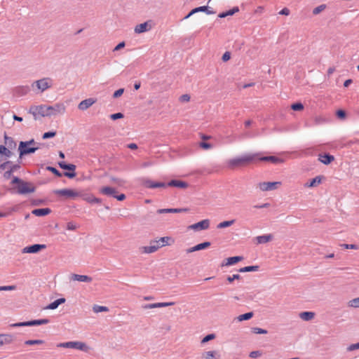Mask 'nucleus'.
I'll return each mask as SVG.
<instances>
[{"label": "nucleus", "instance_id": "nucleus-1", "mask_svg": "<svg viewBox=\"0 0 359 359\" xmlns=\"http://www.w3.org/2000/svg\"><path fill=\"white\" fill-rule=\"evenodd\" d=\"M65 111V106L63 103H56L53 106L39 105L32 107L29 113L32 114L34 118L36 119V115L39 114L41 116H55L58 114H64Z\"/></svg>", "mask_w": 359, "mask_h": 359}, {"label": "nucleus", "instance_id": "nucleus-2", "mask_svg": "<svg viewBox=\"0 0 359 359\" xmlns=\"http://www.w3.org/2000/svg\"><path fill=\"white\" fill-rule=\"evenodd\" d=\"M258 156V153L250 154L229 159L227 162V167L231 170L245 167L250 163H256Z\"/></svg>", "mask_w": 359, "mask_h": 359}, {"label": "nucleus", "instance_id": "nucleus-3", "mask_svg": "<svg viewBox=\"0 0 359 359\" xmlns=\"http://www.w3.org/2000/svg\"><path fill=\"white\" fill-rule=\"evenodd\" d=\"M36 142L34 139L28 141H20L18 146L19 158L22 159L25 156L35 153L40 147H34Z\"/></svg>", "mask_w": 359, "mask_h": 359}, {"label": "nucleus", "instance_id": "nucleus-4", "mask_svg": "<svg viewBox=\"0 0 359 359\" xmlns=\"http://www.w3.org/2000/svg\"><path fill=\"white\" fill-rule=\"evenodd\" d=\"M11 184H16L17 193L19 194H27L35 191V187L32 184L24 181L18 177L13 176Z\"/></svg>", "mask_w": 359, "mask_h": 359}, {"label": "nucleus", "instance_id": "nucleus-5", "mask_svg": "<svg viewBox=\"0 0 359 359\" xmlns=\"http://www.w3.org/2000/svg\"><path fill=\"white\" fill-rule=\"evenodd\" d=\"M53 193L59 196H62L65 199H74L76 197L83 196V191H76L72 189H55L53 191Z\"/></svg>", "mask_w": 359, "mask_h": 359}, {"label": "nucleus", "instance_id": "nucleus-6", "mask_svg": "<svg viewBox=\"0 0 359 359\" xmlns=\"http://www.w3.org/2000/svg\"><path fill=\"white\" fill-rule=\"evenodd\" d=\"M57 164L60 168L67 170L62 173V175H65L69 179H72L76 177V173L75 172V170L76 167L75 165L67 163L65 161H59Z\"/></svg>", "mask_w": 359, "mask_h": 359}, {"label": "nucleus", "instance_id": "nucleus-7", "mask_svg": "<svg viewBox=\"0 0 359 359\" xmlns=\"http://www.w3.org/2000/svg\"><path fill=\"white\" fill-rule=\"evenodd\" d=\"M57 346L63 348H76L81 351H85L86 348V344L80 341H68L65 343H60L57 344Z\"/></svg>", "mask_w": 359, "mask_h": 359}, {"label": "nucleus", "instance_id": "nucleus-8", "mask_svg": "<svg viewBox=\"0 0 359 359\" xmlns=\"http://www.w3.org/2000/svg\"><path fill=\"white\" fill-rule=\"evenodd\" d=\"M154 25V22L151 20H149L143 23L137 25L134 31L137 34L144 33L151 30Z\"/></svg>", "mask_w": 359, "mask_h": 359}, {"label": "nucleus", "instance_id": "nucleus-9", "mask_svg": "<svg viewBox=\"0 0 359 359\" xmlns=\"http://www.w3.org/2000/svg\"><path fill=\"white\" fill-rule=\"evenodd\" d=\"M144 187L148 189H156V188H167V182H154L149 179L144 180L142 182Z\"/></svg>", "mask_w": 359, "mask_h": 359}, {"label": "nucleus", "instance_id": "nucleus-10", "mask_svg": "<svg viewBox=\"0 0 359 359\" xmlns=\"http://www.w3.org/2000/svg\"><path fill=\"white\" fill-rule=\"evenodd\" d=\"M280 184V182H263L258 184V187L263 191H267L276 189Z\"/></svg>", "mask_w": 359, "mask_h": 359}, {"label": "nucleus", "instance_id": "nucleus-11", "mask_svg": "<svg viewBox=\"0 0 359 359\" xmlns=\"http://www.w3.org/2000/svg\"><path fill=\"white\" fill-rule=\"evenodd\" d=\"M46 248V245L44 244H34L31 245H28L22 249L23 253H37L42 250Z\"/></svg>", "mask_w": 359, "mask_h": 359}, {"label": "nucleus", "instance_id": "nucleus-12", "mask_svg": "<svg viewBox=\"0 0 359 359\" xmlns=\"http://www.w3.org/2000/svg\"><path fill=\"white\" fill-rule=\"evenodd\" d=\"M209 226L210 220L206 219L189 226V228L194 231H199L208 229Z\"/></svg>", "mask_w": 359, "mask_h": 359}, {"label": "nucleus", "instance_id": "nucleus-13", "mask_svg": "<svg viewBox=\"0 0 359 359\" xmlns=\"http://www.w3.org/2000/svg\"><path fill=\"white\" fill-rule=\"evenodd\" d=\"M49 81H50V78H43L35 81L34 83L36 84L37 88L43 92L51 87V83Z\"/></svg>", "mask_w": 359, "mask_h": 359}, {"label": "nucleus", "instance_id": "nucleus-14", "mask_svg": "<svg viewBox=\"0 0 359 359\" xmlns=\"http://www.w3.org/2000/svg\"><path fill=\"white\" fill-rule=\"evenodd\" d=\"M257 161H266V162H270L273 164H278L283 162V159L278 158L276 156H258V158L257 160Z\"/></svg>", "mask_w": 359, "mask_h": 359}, {"label": "nucleus", "instance_id": "nucleus-15", "mask_svg": "<svg viewBox=\"0 0 359 359\" xmlns=\"http://www.w3.org/2000/svg\"><path fill=\"white\" fill-rule=\"evenodd\" d=\"M167 185H168V187H177L183 189L189 187V184L187 182L176 179L170 180L167 182Z\"/></svg>", "mask_w": 359, "mask_h": 359}, {"label": "nucleus", "instance_id": "nucleus-16", "mask_svg": "<svg viewBox=\"0 0 359 359\" xmlns=\"http://www.w3.org/2000/svg\"><path fill=\"white\" fill-rule=\"evenodd\" d=\"M97 100L95 98H88L84 100H82L78 105V108L81 110L84 111L88 109L90 107H91L93 104L96 102Z\"/></svg>", "mask_w": 359, "mask_h": 359}, {"label": "nucleus", "instance_id": "nucleus-17", "mask_svg": "<svg viewBox=\"0 0 359 359\" xmlns=\"http://www.w3.org/2000/svg\"><path fill=\"white\" fill-rule=\"evenodd\" d=\"M175 304V302H158V303H153V304H147L144 305L142 307L145 309H156V308H162V307H167L170 306H172Z\"/></svg>", "mask_w": 359, "mask_h": 359}, {"label": "nucleus", "instance_id": "nucleus-18", "mask_svg": "<svg viewBox=\"0 0 359 359\" xmlns=\"http://www.w3.org/2000/svg\"><path fill=\"white\" fill-rule=\"evenodd\" d=\"M243 256H234L230 257L226 259L222 263V266H231L237 264L238 262L242 261L243 259Z\"/></svg>", "mask_w": 359, "mask_h": 359}, {"label": "nucleus", "instance_id": "nucleus-19", "mask_svg": "<svg viewBox=\"0 0 359 359\" xmlns=\"http://www.w3.org/2000/svg\"><path fill=\"white\" fill-rule=\"evenodd\" d=\"M211 245V243L209 241H205L199 244L196 245L195 246L188 248L186 251L187 253H191L198 250H205L209 248Z\"/></svg>", "mask_w": 359, "mask_h": 359}, {"label": "nucleus", "instance_id": "nucleus-20", "mask_svg": "<svg viewBox=\"0 0 359 359\" xmlns=\"http://www.w3.org/2000/svg\"><path fill=\"white\" fill-rule=\"evenodd\" d=\"M189 210L188 208H165V209H158L156 212L158 214L163 213H181V212H187Z\"/></svg>", "mask_w": 359, "mask_h": 359}, {"label": "nucleus", "instance_id": "nucleus-21", "mask_svg": "<svg viewBox=\"0 0 359 359\" xmlns=\"http://www.w3.org/2000/svg\"><path fill=\"white\" fill-rule=\"evenodd\" d=\"M318 160L325 165H329L334 160V157L329 153H325L319 155Z\"/></svg>", "mask_w": 359, "mask_h": 359}, {"label": "nucleus", "instance_id": "nucleus-22", "mask_svg": "<svg viewBox=\"0 0 359 359\" xmlns=\"http://www.w3.org/2000/svg\"><path fill=\"white\" fill-rule=\"evenodd\" d=\"M324 178L323 175H318L316 177L311 179L309 182L305 184V187H316L318 186L322 182V180Z\"/></svg>", "mask_w": 359, "mask_h": 359}, {"label": "nucleus", "instance_id": "nucleus-23", "mask_svg": "<svg viewBox=\"0 0 359 359\" xmlns=\"http://www.w3.org/2000/svg\"><path fill=\"white\" fill-rule=\"evenodd\" d=\"M4 146L11 149H15L17 147V143L15 140L12 137L8 136L6 133L4 134Z\"/></svg>", "mask_w": 359, "mask_h": 359}, {"label": "nucleus", "instance_id": "nucleus-24", "mask_svg": "<svg viewBox=\"0 0 359 359\" xmlns=\"http://www.w3.org/2000/svg\"><path fill=\"white\" fill-rule=\"evenodd\" d=\"M51 212V210L49 208H37L32 211V213L37 217H44Z\"/></svg>", "mask_w": 359, "mask_h": 359}, {"label": "nucleus", "instance_id": "nucleus-25", "mask_svg": "<svg viewBox=\"0 0 359 359\" xmlns=\"http://www.w3.org/2000/svg\"><path fill=\"white\" fill-rule=\"evenodd\" d=\"M66 302L65 298L62 297L59 298L54 302H51L48 305H47L44 309H48V310H54L56 309L60 304H64Z\"/></svg>", "mask_w": 359, "mask_h": 359}, {"label": "nucleus", "instance_id": "nucleus-26", "mask_svg": "<svg viewBox=\"0 0 359 359\" xmlns=\"http://www.w3.org/2000/svg\"><path fill=\"white\" fill-rule=\"evenodd\" d=\"M100 193L108 196H111L114 198V196L116 195V191L115 188L111 187H104L100 189Z\"/></svg>", "mask_w": 359, "mask_h": 359}, {"label": "nucleus", "instance_id": "nucleus-27", "mask_svg": "<svg viewBox=\"0 0 359 359\" xmlns=\"http://www.w3.org/2000/svg\"><path fill=\"white\" fill-rule=\"evenodd\" d=\"M168 241H173V240L172 239L171 237L165 236V237L160 238L158 240L151 241H150V244L154 243L156 245H160L161 248V247H163V246H165L166 245H170V243H168Z\"/></svg>", "mask_w": 359, "mask_h": 359}, {"label": "nucleus", "instance_id": "nucleus-28", "mask_svg": "<svg viewBox=\"0 0 359 359\" xmlns=\"http://www.w3.org/2000/svg\"><path fill=\"white\" fill-rule=\"evenodd\" d=\"M72 279L73 280H77L80 282H86V283H90L93 280V278L90 276H86V275H79V274H72Z\"/></svg>", "mask_w": 359, "mask_h": 359}, {"label": "nucleus", "instance_id": "nucleus-29", "mask_svg": "<svg viewBox=\"0 0 359 359\" xmlns=\"http://www.w3.org/2000/svg\"><path fill=\"white\" fill-rule=\"evenodd\" d=\"M255 238L257 240V244H264L271 241L273 239V236L271 234H265L257 236Z\"/></svg>", "mask_w": 359, "mask_h": 359}, {"label": "nucleus", "instance_id": "nucleus-30", "mask_svg": "<svg viewBox=\"0 0 359 359\" xmlns=\"http://www.w3.org/2000/svg\"><path fill=\"white\" fill-rule=\"evenodd\" d=\"M202 359H219V355L215 351H206L203 353Z\"/></svg>", "mask_w": 359, "mask_h": 359}, {"label": "nucleus", "instance_id": "nucleus-31", "mask_svg": "<svg viewBox=\"0 0 359 359\" xmlns=\"http://www.w3.org/2000/svg\"><path fill=\"white\" fill-rule=\"evenodd\" d=\"M29 87L27 86H18L14 89L15 94L20 96L25 95L29 91Z\"/></svg>", "mask_w": 359, "mask_h": 359}, {"label": "nucleus", "instance_id": "nucleus-32", "mask_svg": "<svg viewBox=\"0 0 359 359\" xmlns=\"http://www.w3.org/2000/svg\"><path fill=\"white\" fill-rule=\"evenodd\" d=\"M161 248L160 245H156L154 243L150 244L149 246L142 247V252L144 253H153L158 250Z\"/></svg>", "mask_w": 359, "mask_h": 359}, {"label": "nucleus", "instance_id": "nucleus-33", "mask_svg": "<svg viewBox=\"0 0 359 359\" xmlns=\"http://www.w3.org/2000/svg\"><path fill=\"white\" fill-rule=\"evenodd\" d=\"M22 162V159H20L19 158L15 163H14L11 161H9V163L11 164H9V165H8V170H11V172H13L18 170L21 168Z\"/></svg>", "mask_w": 359, "mask_h": 359}, {"label": "nucleus", "instance_id": "nucleus-34", "mask_svg": "<svg viewBox=\"0 0 359 359\" xmlns=\"http://www.w3.org/2000/svg\"><path fill=\"white\" fill-rule=\"evenodd\" d=\"M315 316V313L312 311H303L299 313V317L305 320L309 321L312 320Z\"/></svg>", "mask_w": 359, "mask_h": 359}, {"label": "nucleus", "instance_id": "nucleus-35", "mask_svg": "<svg viewBox=\"0 0 359 359\" xmlns=\"http://www.w3.org/2000/svg\"><path fill=\"white\" fill-rule=\"evenodd\" d=\"M11 150L4 145H0V155L4 156L6 158H11L12 156L13 152Z\"/></svg>", "mask_w": 359, "mask_h": 359}, {"label": "nucleus", "instance_id": "nucleus-36", "mask_svg": "<svg viewBox=\"0 0 359 359\" xmlns=\"http://www.w3.org/2000/svg\"><path fill=\"white\" fill-rule=\"evenodd\" d=\"M50 323V320L48 318L36 319L29 320V326H37L48 324Z\"/></svg>", "mask_w": 359, "mask_h": 359}, {"label": "nucleus", "instance_id": "nucleus-37", "mask_svg": "<svg viewBox=\"0 0 359 359\" xmlns=\"http://www.w3.org/2000/svg\"><path fill=\"white\" fill-rule=\"evenodd\" d=\"M110 182L114 184H116L117 186L122 187L124 186L126 183V181L122 178L116 177L114 176L109 177Z\"/></svg>", "mask_w": 359, "mask_h": 359}, {"label": "nucleus", "instance_id": "nucleus-38", "mask_svg": "<svg viewBox=\"0 0 359 359\" xmlns=\"http://www.w3.org/2000/svg\"><path fill=\"white\" fill-rule=\"evenodd\" d=\"M259 266H258V265L247 266H244L243 268L239 269L238 271L241 273L257 271L259 270Z\"/></svg>", "mask_w": 359, "mask_h": 359}, {"label": "nucleus", "instance_id": "nucleus-39", "mask_svg": "<svg viewBox=\"0 0 359 359\" xmlns=\"http://www.w3.org/2000/svg\"><path fill=\"white\" fill-rule=\"evenodd\" d=\"M254 316V313L252 311L248 312L243 314H241L237 317L238 321L248 320L251 319Z\"/></svg>", "mask_w": 359, "mask_h": 359}, {"label": "nucleus", "instance_id": "nucleus-40", "mask_svg": "<svg viewBox=\"0 0 359 359\" xmlns=\"http://www.w3.org/2000/svg\"><path fill=\"white\" fill-rule=\"evenodd\" d=\"M235 219L224 221L217 224V229H224L233 225L235 223Z\"/></svg>", "mask_w": 359, "mask_h": 359}, {"label": "nucleus", "instance_id": "nucleus-41", "mask_svg": "<svg viewBox=\"0 0 359 359\" xmlns=\"http://www.w3.org/2000/svg\"><path fill=\"white\" fill-rule=\"evenodd\" d=\"M93 311L96 313L100 312H107L109 311V308L104 306H99L95 304L93 306Z\"/></svg>", "mask_w": 359, "mask_h": 359}, {"label": "nucleus", "instance_id": "nucleus-42", "mask_svg": "<svg viewBox=\"0 0 359 359\" xmlns=\"http://www.w3.org/2000/svg\"><path fill=\"white\" fill-rule=\"evenodd\" d=\"M290 108L293 111H299L304 109V104L301 102H294L291 104Z\"/></svg>", "mask_w": 359, "mask_h": 359}, {"label": "nucleus", "instance_id": "nucleus-43", "mask_svg": "<svg viewBox=\"0 0 359 359\" xmlns=\"http://www.w3.org/2000/svg\"><path fill=\"white\" fill-rule=\"evenodd\" d=\"M44 341L41 339H29L25 341V344L32 346V345H40L43 344Z\"/></svg>", "mask_w": 359, "mask_h": 359}, {"label": "nucleus", "instance_id": "nucleus-44", "mask_svg": "<svg viewBox=\"0 0 359 359\" xmlns=\"http://www.w3.org/2000/svg\"><path fill=\"white\" fill-rule=\"evenodd\" d=\"M47 170L51 172L56 177H61L62 176V173L59 171L57 168L53 166H47L46 168Z\"/></svg>", "mask_w": 359, "mask_h": 359}, {"label": "nucleus", "instance_id": "nucleus-45", "mask_svg": "<svg viewBox=\"0 0 359 359\" xmlns=\"http://www.w3.org/2000/svg\"><path fill=\"white\" fill-rule=\"evenodd\" d=\"M251 331L252 333L259 334H265L268 333V331L266 330L257 327H252Z\"/></svg>", "mask_w": 359, "mask_h": 359}, {"label": "nucleus", "instance_id": "nucleus-46", "mask_svg": "<svg viewBox=\"0 0 359 359\" xmlns=\"http://www.w3.org/2000/svg\"><path fill=\"white\" fill-rule=\"evenodd\" d=\"M0 337L3 339L4 344H10L13 341V337L11 334H0Z\"/></svg>", "mask_w": 359, "mask_h": 359}, {"label": "nucleus", "instance_id": "nucleus-47", "mask_svg": "<svg viewBox=\"0 0 359 359\" xmlns=\"http://www.w3.org/2000/svg\"><path fill=\"white\" fill-rule=\"evenodd\" d=\"M326 8V5L325 4H321L317 7H316L313 10V15H318L320 13H321L322 11H323Z\"/></svg>", "mask_w": 359, "mask_h": 359}, {"label": "nucleus", "instance_id": "nucleus-48", "mask_svg": "<svg viewBox=\"0 0 359 359\" xmlns=\"http://www.w3.org/2000/svg\"><path fill=\"white\" fill-rule=\"evenodd\" d=\"M56 134H57L56 131H53V130L46 132L43 134L42 138L43 140L52 138V137H54L56 135Z\"/></svg>", "mask_w": 359, "mask_h": 359}, {"label": "nucleus", "instance_id": "nucleus-49", "mask_svg": "<svg viewBox=\"0 0 359 359\" xmlns=\"http://www.w3.org/2000/svg\"><path fill=\"white\" fill-rule=\"evenodd\" d=\"M216 335L215 334H208L202 339L201 344L207 343L209 341L214 339Z\"/></svg>", "mask_w": 359, "mask_h": 359}, {"label": "nucleus", "instance_id": "nucleus-50", "mask_svg": "<svg viewBox=\"0 0 359 359\" xmlns=\"http://www.w3.org/2000/svg\"><path fill=\"white\" fill-rule=\"evenodd\" d=\"M242 277L239 275V274H233V276H229L226 277V280L228 281V283H233L235 280H240L241 279Z\"/></svg>", "mask_w": 359, "mask_h": 359}, {"label": "nucleus", "instance_id": "nucleus-51", "mask_svg": "<svg viewBox=\"0 0 359 359\" xmlns=\"http://www.w3.org/2000/svg\"><path fill=\"white\" fill-rule=\"evenodd\" d=\"M336 116L339 119H344L346 116V112L344 109H338L336 111Z\"/></svg>", "mask_w": 359, "mask_h": 359}, {"label": "nucleus", "instance_id": "nucleus-52", "mask_svg": "<svg viewBox=\"0 0 359 359\" xmlns=\"http://www.w3.org/2000/svg\"><path fill=\"white\" fill-rule=\"evenodd\" d=\"M207 11V6H202L199 7H196L191 11V14H195L198 12H204Z\"/></svg>", "mask_w": 359, "mask_h": 359}, {"label": "nucleus", "instance_id": "nucleus-53", "mask_svg": "<svg viewBox=\"0 0 359 359\" xmlns=\"http://www.w3.org/2000/svg\"><path fill=\"white\" fill-rule=\"evenodd\" d=\"M16 288L17 286L15 285L0 286V291H11L16 290Z\"/></svg>", "mask_w": 359, "mask_h": 359}, {"label": "nucleus", "instance_id": "nucleus-54", "mask_svg": "<svg viewBox=\"0 0 359 359\" xmlns=\"http://www.w3.org/2000/svg\"><path fill=\"white\" fill-rule=\"evenodd\" d=\"M11 326L13 327L29 326V320L13 323L11 325Z\"/></svg>", "mask_w": 359, "mask_h": 359}, {"label": "nucleus", "instance_id": "nucleus-55", "mask_svg": "<svg viewBox=\"0 0 359 359\" xmlns=\"http://www.w3.org/2000/svg\"><path fill=\"white\" fill-rule=\"evenodd\" d=\"M123 117H124V115L121 112H118V113L112 114L110 115V118L112 119L113 121H116V120L122 118Z\"/></svg>", "mask_w": 359, "mask_h": 359}, {"label": "nucleus", "instance_id": "nucleus-56", "mask_svg": "<svg viewBox=\"0 0 359 359\" xmlns=\"http://www.w3.org/2000/svg\"><path fill=\"white\" fill-rule=\"evenodd\" d=\"M341 246L345 249H353V250H358L359 248L355 244H341Z\"/></svg>", "mask_w": 359, "mask_h": 359}, {"label": "nucleus", "instance_id": "nucleus-57", "mask_svg": "<svg viewBox=\"0 0 359 359\" xmlns=\"http://www.w3.org/2000/svg\"><path fill=\"white\" fill-rule=\"evenodd\" d=\"M349 306L355 308H359V297L351 300L349 302Z\"/></svg>", "mask_w": 359, "mask_h": 359}, {"label": "nucleus", "instance_id": "nucleus-58", "mask_svg": "<svg viewBox=\"0 0 359 359\" xmlns=\"http://www.w3.org/2000/svg\"><path fill=\"white\" fill-rule=\"evenodd\" d=\"M81 197H82L84 201H86V202H88L89 203H92V199H93V195L83 193V196H81Z\"/></svg>", "mask_w": 359, "mask_h": 359}, {"label": "nucleus", "instance_id": "nucleus-59", "mask_svg": "<svg viewBox=\"0 0 359 359\" xmlns=\"http://www.w3.org/2000/svg\"><path fill=\"white\" fill-rule=\"evenodd\" d=\"M199 145L201 148H203V149H211L212 147V145L209 143V142H201L199 143Z\"/></svg>", "mask_w": 359, "mask_h": 359}, {"label": "nucleus", "instance_id": "nucleus-60", "mask_svg": "<svg viewBox=\"0 0 359 359\" xmlns=\"http://www.w3.org/2000/svg\"><path fill=\"white\" fill-rule=\"evenodd\" d=\"M9 164H11L9 163V160H7V161L0 163V170L1 171H3V170L6 171V170H8V165H9Z\"/></svg>", "mask_w": 359, "mask_h": 359}, {"label": "nucleus", "instance_id": "nucleus-61", "mask_svg": "<svg viewBox=\"0 0 359 359\" xmlns=\"http://www.w3.org/2000/svg\"><path fill=\"white\" fill-rule=\"evenodd\" d=\"M123 93H124V88H119L114 93L113 97L118 98V97H121Z\"/></svg>", "mask_w": 359, "mask_h": 359}, {"label": "nucleus", "instance_id": "nucleus-62", "mask_svg": "<svg viewBox=\"0 0 359 359\" xmlns=\"http://www.w3.org/2000/svg\"><path fill=\"white\" fill-rule=\"evenodd\" d=\"M13 172H11V170L8 169L4 172L3 177L5 180H9L11 177L13 178Z\"/></svg>", "mask_w": 359, "mask_h": 359}, {"label": "nucleus", "instance_id": "nucleus-63", "mask_svg": "<svg viewBox=\"0 0 359 359\" xmlns=\"http://www.w3.org/2000/svg\"><path fill=\"white\" fill-rule=\"evenodd\" d=\"M262 353L259 351H253L250 353L249 356L252 358H257L261 356Z\"/></svg>", "mask_w": 359, "mask_h": 359}, {"label": "nucleus", "instance_id": "nucleus-64", "mask_svg": "<svg viewBox=\"0 0 359 359\" xmlns=\"http://www.w3.org/2000/svg\"><path fill=\"white\" fill-rule=\"evenodd\" d=\"M179 100L182 102H189L190 100V95L188 94H184L180 97Z\"/></svg>", "mask_w": 359, "mask_h": 359}]
</instances>
